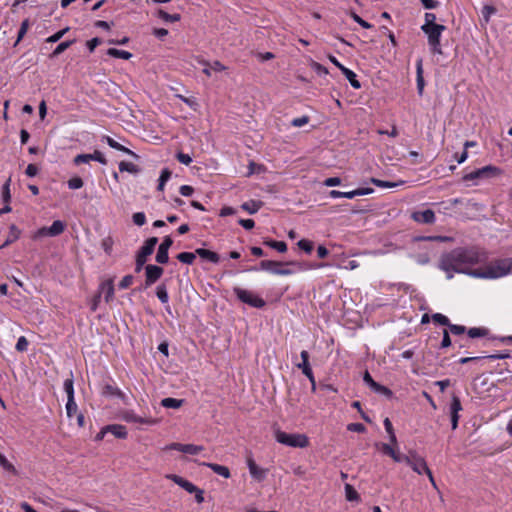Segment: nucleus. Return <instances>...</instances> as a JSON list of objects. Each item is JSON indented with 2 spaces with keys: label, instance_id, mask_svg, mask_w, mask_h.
<instances>
[{
  "label": "nucleus",
  "instance_id": "27",
  "mask_svg": "<svg viewBox=\"0 0 512 512\" xmlns=\"http://www.w3.org/2000/svg\"><path fill=\"white\" fill-rule=\"evenodd\" d=\"M119 170L121 172H128L131 174H137L140 172V169L137 165H135L132 162H126V161H121L119 163Z\"/></svg>",
  "mask_w": 512,
  "mask_h": 512
},
{
  "label": "nucleus",
  "instance_id": "49",
  "mask_svg": "<svg viewBox=\"0 0 512 512\" xmlns=\"http://www.w3.org/2000/svg\"><path fill=\"white\" fill-rule=\"evenodd\" d=\"M10 182H11V179L9 178L3 185L2 187V198H3V201L5 203H9L10 199H11V194H10Z\"/></svg>",
  "mask_w": 512,
  "mask_h": 512
},
{
  "label": "nucleus",
  "instance_id": "22",
  "mask_svg": "<svg viewBox=\"0 0 512 512\" xmlns=\"http://www.w3.org/2000/svg\"><path fill=\"white\" fill-rule=\"evenodd\" d=\"M376 446L380 447L381 451L384 454L390 456L395 462H399L400 453L394 449L395 445H393L392 443L391 444L382 443V444H377Z\"/></svg>",
  "mask_w": 512,
  "mask_h": 512
},
{
  "label": "nucleus",
  "instance_id": "52",
  "mask_svg": "<svg viewBox=\"0 0 512 512\" xmlns=\"http://www.w3.org/2000/svg\"><path fill=\"white\" fill-rule=\"evenodd\" d=\"M487 334V330L483 328H470L468 330V335L471 338L483 337Z\"/></svg>",
  "mask_w": 512,
  "mask_h": 512
},
{
  "label": "nucleus",
  "instance_id": "25",
  "mask_svg": "<svg viewBox=\"0 0 512 512\" xmlns=\"http://www.w3.org/2000/svg\"><path fill=\"white\" fill-rule=\"evenodd\" d=\"M19 237H20V230L14 224H12L10 226L9 235H8L6 241L0 246V249L15 242Z\"/></svg>",
  "mask_w": 512,
  "mask_h": 512
},
{
  "label": "nucleus",
  "instance_id": "8",
  "mask_svg": "<svg viewBox=\"0 0 512 512\" xmlns=\"http://www.w3.org/2000/svg\"><path fill=\"white\" fill-rule=\"evenodd\" d=\"M500 174H501L500 168L493 166V165H487L485 167H482L480 169H477L475 171L465 174L463 176V180L464 181H474V180H478V179L496 177Z\"/></svg>",
  "mask_w": 512,
  "mask_h": 512
},
{
  "label": "nucleus",
  "instance_id": "42",
  "mask_svg": "<svg viewBox=\"0 0 512 512\" xmlns=\"http://www.w3.org/2000/svg\"><path fill=\"white\" fill-rule=\"evenodd\" d=\"M345 495L348 501H356L359 499L358 492L350 485H345Z\"/></svg>",
  "mask_w": 512,
  "mask_h": 512
},
{
  "label": "nucleus",
  "instance_id": "47",
  "mask_svg": "<svg viewBox=\"0 0 512 512\" xmlns=\"http://www.w3.org/2000/svg\"><path fill=\"white\" fill-rule=\"evenodd\" d=\"M296 367L302 371L307 378H312V369L309 362H300L296 364Z\"/></svg>",
  "mask_w": 512,
  "mask_h": 512
},
{
  "label": "nucleus",
  "instance_id": "61",
  "mask_svg": "<svg viewBox=\"0 0 512 512\" xmlns=\"http://www.w3.org/2000/svg\"><path fill=\"white\" fill-rule=\"evenodd\" d=\"M91 161V155L90 154H79L74 158V164L80 165L82 163H88Z\"/></svg>",
  "mask_w": 512,
  "mask_h": 512
},
{
  "label": "nucleus",
  "instance_id": "48",
  "mask_svg": "<svg viewBox=\"0 0 512 512\" xmlns=\"http://www.w3.org/2000/svg\"><path fill=\"white\" fill-rule=\"evenodd\" d=\"M67 184L68 187L72 190L80 189L84 185L83 180L78 176L69 179Z\"/></svg>",
  "mask_w": 512,
  "mask_h": 512
},
{
  "label": "nucleus",
  "instance_id": "19",
  "mask_svg": "<svg viewBox=\"0 0 512 512\" xmlns=\"http://www.w3.org/2000/svg\"><path fill=\"white\" fill-rule=\"evenodd\" d=\"M106 430L113 434L116 438L125 439L127 437L126 427L120 424L107 425Z\"/></svg>",
  "mask_w": 512,
  "mask_h": 512
},
{
  "label": "nucleus",
  "instance_id": "10",
  "mask_svg": "<svg viewBox=\"0 0 512 512\" xmlns=\"http://www.w3.org/2000/svg\"><path fill=\"white\" fill-rule=\"evenodd\" d=\"M163 268L160 266L149 264L145 267V286L149 287L154 284L163 275Z\"/></svg>",
  "mask_w": 512,
  "mask_h": 512
},
{
  "label": "nucleus",
  "instance_id": "44",
  "mask_svg": "<svg viewBox=\"0 0 512 512\" xmlns=\"http://www.w3.org/2000/svg\"><path fill=\"white\" fill-rule=\"evenodd\" d=\"M0 466L8 471V472H11L13 474H16L17 471L15 469V467L13 466V464H11L7 458L0 452Z\"/></svg>",
  "mask_w": 512,
  "mask_h": 512
},
{
  "label": "nucleus",
  "instance_id": "53",
  "mask_svg": "<svg viewBox=\"0 0 512 512\" xmlns=\"http://www.w3.org/2000/svg\"><path fill=\"white\" fill-rule=\"evenodd\" d=\"M482 16L485 20V22H488L490 20V16L494 13H496V9L491 5H485L482 8Z\"/></svg>",
  "mask_w": 512,
  "mask_h": 512
},
{
  "label": "nucleus",
  "instance_id": "6",
  "mask_svg": "<svg viewBox=\"0 0 512 512\" xmlns=\"http://www.w3.org/2000/svg\"><path fill=\"white\" fill-rule=\"evenodd\" d=\"M446 29L444 25L442 26H432L430 28H422V31L428 37V43L430 45L431 51L436 54H442V48L440 44V38L442 32Z\"/></svg>",
  "mask_w": 512,
  "mask_h": 512
},
{
  "label": "nucleus",
  "instance_id": "30",
  "mask_svg": "<svg viewBox=\"0 0 512 512\" xmlns=\"http://www.w3.org/2000/svg\"><path fill=\"white\" fill-rule=\"evenodd\" d=\"M183 400L167 397L162 399L161 405L165 408L178 409L182 406Z\"/></svg>",
  "mask_w": 512,
  "mask_h": 512
},
{
  "label": "nucleus",
  "instance_id": "13",
  "mask_svg": "<svg viewBox=\"0 0 512 512\" xmlns=\"http://www.w3.org/2000/svg\"><path fill=\"white\" fill-rule=\"evenodd\" d=\"M122 420L129 423H138V424H146V425H154L156 424V420L152 418H144L135 414L132 410H127L122 412L121 414Z\"/></svg>",
  "mask_w": 512,
  "mask_h": 512
},
{
  "label": "nucleus",
  "instance_id": "34",
  "mask_svg": "<svg viewBox=\"0 0 512 512\" xmlns=\"http://www.w3.org/2000/svg\"><path fill=\"white\" fill-rule=\"evenodd\" d=\"M264 244L273 249H276L280 253L287 251V244L283 241L267 240L264 242Z\"/></svg>",
  "mask_w": 512,
  "mask_h": 512
},
{
  "label": "nucleus",
  "instance_id": "32",
  "mask_svg": "<svg viewBox=\"0 0 512 512\" xmlns=\"http://www.w3.org/2000/svg\"><path fill=\"white\" fill-rule=\"evenodd\" d=\"M104 139H105L106 143L111 148L116 149L118 151H122V152H125V153H128V154L134 155V153L131 150H129L128 148L124 147L123 145H121L120 143L115 141L113 138H111L109 136H105Z\"/></svg>",
  "mask_w": 512,
  "mask_h": 512
},
{
  "label": "nucleus",
  "instance_id": "5",
  "mask_svg": "<svg viewBox=\"0 0 512 512\" xmlns=\"http://www.w3.org/2000/svg\"><path fill=\"white\" fill-rule=\"evenodd\" d=\"M165 478L172 480L174 483L179 485L181 488L186 490L188 493H194L195 494V500L197 503H202L204 501V492L203 490L199 489L197 486H195L192 482L184 479L181 476H178L176 474H167Z\"/></svg>",
  "mask_w": 512,
  "mask_h": 512
},
{
  "label": "nucleus",
  "instance_id": "55",
  "mask_svg": "<svg viewBox=\"0 0 512 512\" xmlns=\"http://www.w3.org/2000/svg\"><path fill=\"white\" fill-rule=\"evenodd\" d=\"M15 348L19 352L26 351L27 348H28V341H27V339L24 336L19 337L18 340H17Z\"/></svg>",
  "mask_w": 512,
  "mask_h": 512
},
{
  "label": "nucleus",
  "instance_id": "56",
  "mask_svg": "<svg viewBox=\"0 0 512 512\" xmlns=\"http://www.w3.org/2000/svg\"><path fill=\"white\" fill-rule=\"evenodd\" d=\"M133 222L134 224H136L137 226H142L145 224L146 222V216L143 212H137L135 214H133Z\"/></svg>",
  "mask_w": 512,
  "mask_h": 512
},
{
  "label": "nucleus",
  "instance_id": "12",
  "mask_svg": "<svg viewBox=\"0 0 512 512\" xmlns=\"http://www.w3.org/2000/svg\"><path fill=\"white\" fill-rule=\"evenodd\" d=\"M173 244V240L170 236H166L162 243L159 245L157 254H156V261L160 264H165L169 260L168 256V250Z\"/></svg>",
  "mask_w": 512,
  "mask_h": 512
},
{
  "label": "nucleus",
  "instance_id": "54",
  "mask_svg": "<svg viewBox=\"0 0 512 512\" xmlns=\"http://www.w3.org/2000/svg\"><path fill=\"white\" fill-rule=\"evenodd\" d=\"M298 247L306 253H311L313 250V243L309 240L302 239L297 243Z\"/></svg>",
  "mask_w": 512,
  "mask_h": 512
},
{
  "label": "nucleus",
  "instance_id": "24",
  "mask_svg": "<svg viewBox=\"0 0 512 512\" xmlns=\"http://www.w3.org/2000/svg\"><path fill=\"white\" fill-rule=\"evenodd\" d=\"M424 459L420 456L415 450H410L407 455H403L400 453L399 462H405L406 464H411L416 462V460Z\"/></svg>",
  "mask_w": 512,
  "mask_h": 512
},
{
  "label": "nucleus",
  "instance_id": "29",
  "mask_svg": "<svg viewBox=\"0 0 512 512\" xmlns=\"http://www.w3.org/2000/svg\"><path fill=\"white\" fill-rule=\"evenodd\" d=\"M262 203L251 200L249 202H245L241 205V208L247 211L249 214H255L261 208Z\"/></svg>",
  "mask_w": 512,
  "mask_h": 512
},
{
  "label": "nucleus",
  "instance_id": "58",
  "mask_svg": "<svg viewBox=\"0 0 512 512\" xmlns=\"http://www.w3.org/2000/svg\"><path fill=\"white\" fill-rule=\"evenodd\" d=\"M434 322L436 323H439L441 325H445V326H448L449 325V319L443 315V314H440V313H436L432 316Z\"/></svg>",
  "mask_w": 512,
  "mask_h": 512
},
{
  "label": "nucleus",
  "instance_id": "38",
  "mask_svg": "<svg viewBox=\"0 0 512 512\" xmlns=\"http://www.w3.org/2000/svg\"><path fill=\"white\" fill-rule=\"evenodd\" d=\"M157 15L159 18H161L162 20H164L166 22H177L180 20L179 14H169L162 9L158 10Z\"/></svg>",
  "mask_w": 512,
  "mask_h": 512
},
{
  "label": "nucleus",
  "instance_id": "41",
  "mask_svg": "<svg viewBox=\"0 0 512 512\" xmlns=\"http://www.w3.org/2000/svg\"><path fill=\"white\" fill-rule=\"evenodd\" d=\"M78 407L77 404L73 399H67L66 403V413L69 418H72L74 415H77L78 413Z\"/></svg>",
  "mask_w": 512,
  "mask_h": 512
},
{
  "label": "nucleus",
  "instance_id": "35",
  "mask_svg": "<svg viewBox=\"0 0 512 512\" xmlns=\"http://www.w3.org/2000/svg\"><path fill=\"white\" fill-rule=\"evenodd\" d=\"M73 43H74V40L61 42L59 45H57V47L51 53L50 57L51 58L57 57L58 55L63 53L66 49H68Z\"/></svg>",
  "mask_w": 512,
  "mask_h": 512
},
{
  "label": "nucleus",
  "instance_id": "51",
  "mask_svg": "<svg viewBox=\"0 0 512 512\" xmlns=\"http://www.w3.org/2000/svg\"><path fill=\"white\" fill-rule=\"evenodd\" d=\"M28 27H29V22L26 19L21 23V27L18 31L17 40H16L15 45H17L22 40V38L25 36V34L27 33V30H28Z\"/></svg>",
  "mask_w": 512,
  "mask_h": 512
},
{
  "label": "nucleus",
  "instance_id": "62",
  "mask_svg": "<svg viewBox=\"0 0 512 512\" xmlns=\"http://www.w3.org/2000/svg\"><path fill=\"white\" fill-rule=\"evenodd\" d=\"M351 17L353 18V20L355 22H357L360 26H362L363 28L365 29H369L372 27V25L370 23H368L367 21L363 20L360 16H358L356 13H351Z\"/></svg>",
  "mask_w": 512,
  "mask_h": 512
},
{
  "label": "nucleus",
  "instance_id": "57",
  "mask_svg": "<svg viewBox=\"0 0 512 512\" xmlns=\"http://www.w3.org/2000/svg\"><path fill=\"white\" fill-rule=\"evenodd\" d=\"M134 280V277L132 275H126L122 278V280L119 282V288L120 289H126L130 285H132Z\"/></svg>",
  "mask_w": 512,
  "mask_h": 512
},
{
  "label": "nucleus",
  "instance_id": "39",
  "mask_svg": "<svg viewBox=\"0 0 512 512\" xmlns=\"http://www.w3.org/2000/svg\"><path fill=\"white\" fill-rule=\"evenodd\" d=\"M370 181H371V183H373L376 186L381 187V188H393V187H397V186L403 184V181H400L399 183H397V182L383 181V180H379L376 178H371Z\"/></svg>",
  "mask_w": 512,
  "mask_h": 512
},
{
  "label": "nucleus",
  "instance_id": "43",
  "mask_svg": "<svg viewBox=\"0 0 512 512\" xmlns=\"http://www.w3.org/2000/svg\"><path fill=\"white\" fill-rule=\"evenodd\" d=\"M64 390L67 394V399H73L74 398V387H73V378L72 376L70 378H67L64 381Z\"/></svg>",
  "mask_w": 512,
  "mask_h": 512
},
{
  "label": "nucleus",
  "instance_id": "7",
  "mask_svg": "<svg viewBox=\"0 0 512 512\" xmlns=\"http://www.w3.org/2000/svg\"><path fill=\"white\" fill-rule=\"evenodd\" d=\"M157 242L158 239L156 237H151L144 242V245L141 247L136 256V272H140L142 270L144 264L147 261V257L153 253Z\"/></svg>",
  "mask_w": 512,
  "mask_h": 512
},
{
  "label": "nucleus",
  "instance_id": "3",
  "mask_svg": "<svg viewBox=\"0 0 512 512\" xmlns=\"http://www.w3.org/2000/svg\"><path fill=\"white\" fill-rule=\"evenodd\" d=\"M286 265L296 266V267H298L299 270H304V269H308V268L324 267V264L310 265V266L306 267V266H303L301 263L294 262V261L282 263V262H277V261H272V260H262L260 262V269L264 270V271H268L275 275L286 276V275L293 274L294 273L293 270L283 268V266H286Z\"/></svg>",
  "mask_w": 512,
  "mask_h": 512
},
{
  "label": "nucleus",
  "instance_id": "40",
  "mask_svg": "<svg viewBox=\"0 0 512 512\" xmlns=\"http://www.w3.org/2000/svg\"><path fill=\"white\" fill-rule=\"evenodd\" d=\"M156 295L162 303H164V304L168 303L169 296H168L166 286L164 284L157 286Z\"/></svg>",
  "mask_w": 512,
  "mask_h": 512
},
{
  "label": "nucleus",
  "instance_id": "4",
  "mask_svg": "<svg viewBox=\"0 0 512 512\" xmlns=\"http://www.w3.org/2000/svg\"><path fill=\"white\" fill-rule=\"evenodd\" d=\"M275 439L277 442L290 447L305 448L309 445V439L304 434H288L281 430H276Z\"/></svg>",
  "mask_w": 512,
  "mask_h": 512
},
{
  "label": "nucleus",
  "instance_id": "45",
  "mask_svg": "<svg viewBox=\"0 0 512 512\" xmlns=\"http://www.w3.org/2000/svg\"><path fill=\"white\" fill-rule=\"evenodd\" d=\"M436 15L434 13H426L425 14V23L422 25V28H430L432 26H442L441 24H436Z\"/></svg>",
  "mask_w": 512,
  "mask_h": 512
},
{
  "label": "nucleus",
  "instance_id": "59",
  "mask_svg": "<svg viewBox=\"0 0 512 512\" xmlns=\"http://www.w3.org/2000/svg\"><path fill=\"white\" fill-rule=\"evenodd\" d=\"M448 327H449V331L454 335L463 334L466 330L465 327L462 325H456V324H451V323H449Z\"/></svg>",
  "mask_w": 512,
  "mask_h": 512
},
{
  "label": "nucleus",
  "instance_id": "36",
  "mask_svg": "<svg viewBox=\"0 0 512 512\" xmlns=\"http://www.w3.org/2000/svg\"><path fill=\"white\" fill-rule=\"evenodd\" d=\"M384 427H385L386 432L389 434L390 442L393 445H397V438H396L392 423L389 418L384 419Z\"/></svg>",
  "mask_w": 512,
  "mask_h": 512
},
{
  "label": "nucleus",
  "instance_id": "33",
  "mask_svg": "<svg viewBox=\"0 0 512 512\" xmlns=\"http://www.w3.org/2000/svg\"><path fill=\"white\" fill-rule=\"evenodd\" d=\"M107 54L109 56H112L115 58H121V59H125V60H128L132 57V54L130 52L125 51V50H119L116 48L108 49Z\"/></svg>",
  "mask_w": 512,
  "mask_h": 512
},
{
  "label": "nucleus",
  "instance_id": "28",
  "mask_svg": "<svg viewBox=\"0 0 512 512\" xmlns=\"http://www.w3.org/2000/svg\"><path fill=\"white\" fill-rule=\"evenodd\" d=\"M342 73L347 78V80L350 82V84L353 88L359 89L361 87L360 82L356 78V74L352 70L345 68V69H342Z\"/></svg>",
  "mask_w": 512,
  "mask_h": 512
},
{
  "label": "nucleus",
  "instance_id": "2",
  "mask_svg": "<svg viewBox=\"0 0 512 512\" xmlns=\"http://www.w3.org/2000/svg\"><path fill=\"white\" fill-rule=\"evenodd\" d=\"M512 271V259H498L490 262L483 268H477L472 277L482 279H497L508 275Z\"/></svg>",
  "mask_w": 512,
  "mask_h": 512
},
{
  "label": "nucleus",
  "instance_id": "11",
  "mask_svg": "<svg viewBox=\"0 0 512 512\" xmlns=\"http://www.w3.org/2000/svg\"><path fill=\"white\" fill-rule=\"evenodd\" d=\"M373 192V189L372 188H358L356 190H353V191H349V192H341V191H338V190H331L329 192V195L331 198H348V199H352L356 196H362V195H367V194H370Z\"/></svg>",
  "mask_w": 512,
  "mask_h": 512
},
{
  "label": "nucleus",
  "instance_id": "64",
  "mask_svg": "<svg viewBox=\"0 0 512 512\" xmlns=\"http://www.w3.org/2000/svg\"><path fill=\"white\" fill-rule=\"evenodd\" d=\"M309 122L308 116L298 117L292 120V125L295 127H302Z\"/></svg>",
  "mask_w": 512,
  "mask_h": 512
},
{
  "label": "nucleus",
  "instance_id": "50",
  "mask_svg": "<svg viewBox=\"0 0 512 512\" xmlns=\"http://www.w3.org/2000/svg\"><path fill=\"white\" fill-rule=\"evenodd\" d=\"M69 30L68 27L56 32L55 34L49 36L47 39H46V42L48 43H55V42H58L65 34L66 32Z\"/></svg>",
  "mask_w": 512,
  "mask_h": 512
},
{
  "label": "nucleus",
  "instance_id": "14",
  "mask_svg": "<svg viewBox=\"0 0 512 512\" xmlns=\"http://www.w3.org/2000/svg\"><path fill=\"white\" fill-rule=\"evenodd\" d=\"M247 466H248V469H249V472H250L251 476L254 479H256L258 481H262L263 479H265L266 474H267V470L259 467L255 463L253 458H251V457L247 458Z\"/></svg>",
  "mask_w": 512,
  "mask_h": 512
},
{
  "label": "nucleus",
  "instance_id": "60",
  "mask_svg": "<svg viewBox=\"0 0 512 512\" xmlns=\"http://www.w3.org/2000/svg\"><path fill=\"white\" fill-rule=\"evenodd\" d=\"M347 429L349 431L358 433H363L366 430L365 426L362 423H350L348 424Z\"/></svg>",
  "mask_w": 512,
  "mask_h": 512
},
{
  "label": "nucleus",
  "instance_id": "17",
  "mask_svg": "<svg viewBox=\"0 0 512 512\" xmlns=\"http://www.w3.org/2000/svg\"><path fill=\"white\" fill-rule=\"evenodd\" d=\"M99 294L104 295L105 301L108 303L113 300L114 298V284L113 280L109 279L105 282H103L100 285V292Z\"/></svg>",
  "mask_w": 512,
  "mask_h": 512
},
{
  "label": "nucleus",
  "instance_id": "9",
  "mask_svg": "<svg viewBox=\"0 0 512 512\" xmlns=\"http://www.w3.org/2000/svg\"><path fill=\"white\" fill-rule=\"evenodd\" d=\"M234 293L240 301L252 307L262 308L265 305V301L251 291L236 287Z\"/></svg>",
  "mask_w": 512,
  "mask_h": 512
},
{
  "label": "nucleus",
  "instance_id": "16",
  "mask_svg": "<svg viewBox=\"0 0 512 512\" xmlns=\"http://www.w3.org/2000/svg\"><path fill=\"white\" fill-rule=\"evenodd\" d=\"M413 220L420 223L431 224L435 221V214L431 209L417 211L412 214Z\"/></svg>",
  "mask_w": 512,
  "mask_h": 512
},
{
  "label": "nucleus",
  "instance_id": "21",
  "mask_svg": "<svg viewBox=\"0 0 512 512\" xmlns=\"http://www.w3.org/2000/svg\"><path fill=\"white\" fill-rule=\"evenodd\" d=\"M202 465L209 467L214 473H216L224 478H229L231 476L230 470L226 466L219 465L216 463H206V462L202 463Z\"/></svg>",
  "mask_w": 512,
  "mask_h": 512
},
{
  "label": "nucleus",
  "instance_id": "26",
  "mask_svg": "<svg viewBox=\"0 0 512 512\" xmlns=\"http://www.w3.org/2000/svg\"><path fill=\"white\" fill-rule=\"evenodd\" d=\"M408 465L412 468V470L415 473H417L419 475L425 473L429 469L425 459L416 460V462L408 464Z\"/></svg>",
  "mask_w": 512,
  "mask_h": 512
},
{
  "label": "nucleus",
  "instance_id": "37",
  "mask_svg": "<svg viewBox=\"0 0 512 512\" xmlns=\"http://www.w3.org/2000/svg\"><path fill=\"white\" fill-rule=\"evenodd\" d=\"M196 255V253L192 252H182L177 255V259L182 263L191 265L194 262Z\"/></svg>",
  "mask_w": 512,
  "mask_h": 512
},
{
  "label": "nucleus",
  "instance_id": "46",
  "mask_svg": "<svg viewBox=\"0 0 512 512\" xmlns=\"http://www.w3.org/2000/svg\"><path fill=\"white\" fill-rule=\"evenodd\" d=\"M204 450L203 446L194 444H185L184 453L189 455H197Z\"/></svg>",
  "mask_w": 512,
  "mask_h": 512
},
{
  "label": "nucleus",
  "instance_id": "31",
  "mask_svg": "<svg viewBox=\"0 0 512 512\" xmlns=\"http://www.w3.org/2000/svg\"><path fill=\"white\" fill-rule=\"evenodd\" d=\"M65 230V224L61 220H55L49 227L50 236H57L63 233Z\"/></svg>",
  "mask_w": 512,
  "mask_h": 512
},
{
  "label": "nucleus",
  "instance_id": "1",
  "mask_svg": "<svg viewBox=\"0 0 512 512\" xmlns=\"http://www.w3.org/2000/svg\"><path fill=\"white\" fill-rule=\"evenodd\" d=\"M486 259V252L476 247L456 248L441 256L439 268L446 273L447 279H452L454 273L472 276L475 269H471V266L482 263Z\"/></svg>",
  "mask_w": 512,
  "mask_h": 512
},
{
  "label": "nucleus",
  "instance_id": "20",
  "mask_svg": "<svg viewBox=\"0 0 512 512\" xmlns=\"http://www.w3.org/2000/svg\"><path fill=\"white\" fill-rule=\"evenodd\" d=\"M195 253L202 259H206L212 263H218L220 260L219 255L217 253L204 248L196 249Z\"/></svg>",
  "mask_w": 512,
  "mask_h": 512
},
{
  "label": "nucleus",
  "instance_id": "18",
  "mask_svg": "<svg viewBox=\"0 0 512 512\" xmlns=\"http://www.w3.org/2000/svg\"><path fill=\"white\" fill-rule=\"evenodd\" d=\"M416 74H417V77H416L417 90H418V94L421 96L423 94V90H424V86H425V81H424V77H423L422 59H419L416 63Z\"/></svg>",
  "mask_w": 512,
  "mask_h": 512
},
{
  "label": "nucleus",
  "instance_id": "15",
  "mask_svg": "<svg viewBox=\"0 0 512 512\" xmlns=\"http://www.w3.org/2000/svg\"><path fill=\"white\" fill-rule=\"evenodd\" d=\"M363 380L375 392L381 393V394H384V395H388V396L391 395V391L387 387H385V386L375 382L368 371H366L364 373Z\"/></svg>",
  "mask_w": 512,
  "mask_h": 512
},
{
  "label": "nucleus",
  "instance_id": "63",
  "mask_svg": "<svg viewBox=\"0 0 512 512\" xmlns=\"http://www.w3.org/2000/svg\"><path fill=\"white\" fill-rule=\"evenodd\" d=\"M176 158L180 163L184 165H189L192 162V158L190 157V155L182 152L177 153Z\"/></svg>",
  "mask_w": 512,
  "mask_h": 512
},
{
  "label": "nucleus",
  "instance_id": "23",
  "mask_svg": "<svg viewBox=\"0 0 512 512\" xmlns=\"http://www.w3.org/2000/svg\"><path fill=\"white\" fill-rule=\"evenodd\" d=\"M462 410V405L460 402V399L457 396L452 397V402L450 405V413H451V420L459 421V411Z\"/></svg>",
  "mask_w": 512,
  "mask_h": 512
}]
</instances>
